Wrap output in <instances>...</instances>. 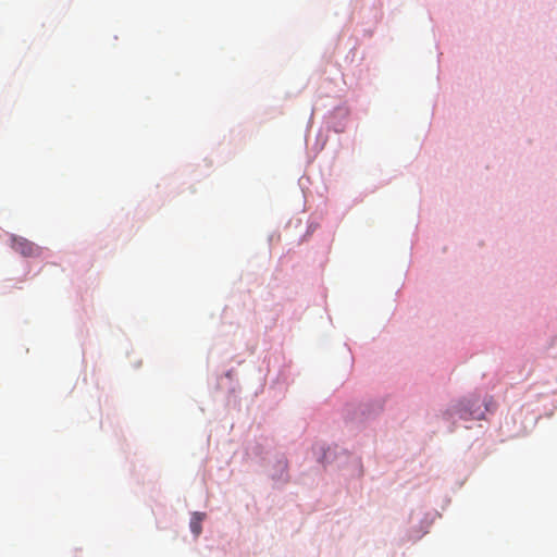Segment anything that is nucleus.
I'll return each instance as SVG.
<instances>
[{
    "label": "nucleus",
    "instance_id": "2",
    "mask_svg": "<svg viewBox=\"0 0 557 557\" xmlns=\"http://www.w3.org/2000/svg\"><path fill=\"white\" fill-rule=\"evenodd\" d=\"M201 515L195 513L190 521V530L196 536H198L201 533Z\"/></svg>",
    "mask_w": 557,
    "mask_h": 557
},
{
    "label": "nucleus",
    "instance_id": "1",
    "mask_svg": "<svg viewBox=\"0 0 557 557\" xmlns=\"http://www.w3.org/2000/svg\"><path fill=\"white\" fill-rule=\"evenodd\" d=\"M12 249L24 257H34L39 253V247L24 237H12Z\"/></svg>",
    "mask_w": 557,
    "mask_h": 557
}]
</instances>
